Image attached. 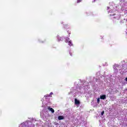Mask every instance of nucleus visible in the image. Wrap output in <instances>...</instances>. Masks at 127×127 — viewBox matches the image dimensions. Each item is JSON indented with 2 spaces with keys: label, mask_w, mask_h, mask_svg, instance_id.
Wrapping results in <instances>:
<instances>
[{
  "label": "nucleus",
  "mask_w": 127,
  "mask_h": 127,
  "mask_svg": "<svg viewBox=\"0 0 127 127\" xmlns=\"http://www.w3.org/2000/svg\"><path fill=\"white\" fill-rule=\"evenodd\" d=\"M82 1V0H77V3H79V2H81Z\"/></svg>",
  "instance_id": "nucleus-8"
},
{
  "label": "nucleus",
  "mask_w": 127,
  "mask_h": 127,
  "mask_svg": "<svg viewBox=\"0 0 127 127\" xmlns=\"http://www.w3.org/2000/svg\"><path fill=\"white\" fill-rule=\"evenodd\" d=\"M48 109L49 110V111H50L53 113L55 112L54 109H53V108H50V107H49Z\"/></svg>",
  "instance_id": "nucleus-3"
},
{
  "label": "nucleus",
  "mask_w": 127,
  "mask_h": 127,
  "mask_svg": "<svg viewBox=\"0 0 127 127\" xmlns=\"http://www.w3.org/2000/svg\"><path fill=\"white\" fill-rule=\"evenodd\" d=\"M58 120L61 121V120H64V117L63 116H59L58 117Z\"/></svg>",
  "instance_id": "nucleus-4"
},
{
  "label": "nucleus",
  "mask_w": 127,
  "mask_h": 127,
  "mask_svg": "<svg viewBox=\"0 0 127 127\" xmlns=\"http://www.w3.org/2000/svg\"><path fill=\"white\" fill-rule=\"evenodd\" d=\"M52 95H53V92H51L50 93V95L49 96H48L47 97H51V96H52Z\"/></svg>",
  "instance_id": "nucleus-7"
},
{
  "label": "nucleus",
  "mask_w": 127,
  "mask_h": 127,
  "mask_svg": "<svg viewBox=\"0 0 127 127\" xmlns=\"http://www.w3.org/2000/svg\"><path fill=\"white\" fill-rule=\"evenodd\" d=\"M69 41H69V38H67L65 39V42H66V43H68Z\"/></svg>",
  "instance_id": "nucleus-6"
},
{
  "label": "nucleus",
  "mask_w": 127,
  "mask_h": 127,
  "mask_svg": "<svg viewBox=\"0 0 127 127\" xmlns=\"http://www.w3.org/2000/svg\"><path fill=\"white\" fill-rule=\"evenodd\" d=\"M69 54H70V56H72V53H71V52H69Z\"/></svg>",
  "instance_id": "nucleus-11"
},
{
  "label": "nucleus",
  "mask_w": 127,
  "mask_h": 127,
  "mask_svg": "<svg viewBox=\"0 0 127 127\" xmlns=\"http://www.w3.org/2000/svg\"><path fill=\"white\" fill-rule=\"evenodd\" d=\"M104 114H105V111H102V112H101V115H102V116H103V115H104Z\"/></svg>",
  "instance_id": "nucleus-10"
},
{
  "label": "nucleus",
  "mask_w": 127,
  "mask_h": 127,
  "mask_svg": "<svg viewBox=\"0 0 127 127\" xmlns=\"http://www.w3.org/2000/svg\"><path fill=\"white\" fill-rule=\"evenodd\" d=\"M68 44L69 46H73V44H72V42H71V41H68Z\"/></svg>",
  "instance_id": "nucleus-5"
},
{
  "label": "nucleus",
  "mask_w": 127,
  "mask_h": 127,
  "mask_svg": "<svg viewBox=\"0 0 127 127\" xmlns=\"http://www.w3.org/2000/svg\"><path fill=\"white\" fill-rule=\"evenodd\" d=\"M75 105H80V101L77 100V99H75Z\"/></svg>",
  "instance_id": "nucleus-2"
},
{
  "label": "nucleus",
  "mask_w": 127,
  "mask_h": 127,
  "mask_svg": "<svg viewBox=\"0 0 127 127\" xmlns=\"http://www.w3.org/2000/svg\"><path fill=\"white\" fill-rule=\"evenodd\" d=\"M101 100H106L107 99V96L106 95H102L100 96Z\"/></svg>",
  "instance_id": "nucleus-1"
},
{
  "label": "nucleus",
  "mask_w": 127,
  "mask_h": 127,
  "mask_svg": "<svg viewBox=\"0 0 127 127\" xmlns=\"http://www.w3.org/2000/svg\"><path fill=\"white\" fill-rule=\"evenodd\" d=\"M97 103H100V98H98V99H97Z\"/></svg>",
  "instance_id": "nucleus-9"
},
{
  "label": "nucleus",
  "mask_w": 127,
  "mask_h": 127,
  "mask_svg": "<svg viewBox=\"0 0 127 127\" xmlns=\"http://www.w3.org/2000/svg\"><path fill=\"white\" fill-rule=\"evenodd\" d=\"M125 81H127V77L126 78Z\"/></svg>",
  "instance_id": "nucleus-12"
}]
</instances>
